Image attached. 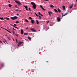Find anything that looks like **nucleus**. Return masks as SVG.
I'll return each mask as SVG.
<instances>
[{
    "mask_svg": "<svg viewBox=\"0 0 77 77\" xmlns=\"http://www.w3.org/2000/svg\"><path fill=\"white\" fill-rule=\"evenodd\" d=\"M18 18V17L17 16H14V17H11V20H16Z\"/></svg>",
    "mask_w": 77,
    "mask_h": 77,
    "instance_id": "f257e3e1",
    "label": "nucleus"
},
{
    "mask_svg": "<svg viewBox=\"0 0 77 77\" xmlns=\"http://www.w3.org/2000/svg\"><path fill=\"white\" fill-rule=\"evenodd\" d=\"M30 30H31L32 31V32H36V30H35L34 28H31Z\"/></svg>",
    "mask_w": 77,
    "mask_h": 77,
    "instance_id": "f03ea898",
    "label": "nucleus"
},
{
    "mask_svg": "<svg viewBox=\"0 0 77 77\" xmlns=\"http://www.w3.org/2000/svg\"><path fill=\"white\" fill-rule=\"evenodd\" d=\"M22 43H23V42H19L18 43V44L17 45L18 46L20 45L21 44H22Z\"/></svg>",
    "mask_w": 77,
    "mask_h": 77,
    "instance_id": "7ed1b4c3",
    "label": "nucleus"
},
{
    "mask_svg": "<svg viewBox=\"0 0 77 77\" xmlns=\"http://www.w3.org/2000/svg\"><path fill=\"white\" fill-rule=\"evenodd\" d=\"M33 8L34 9H36V4H34L33 5Z\"/></svg>",
    "mask_w": 77,
    "mask_h": 77,
    "instance_id": "20e7f679",
    "label": "nucleus"
},
{
    "mask_svg": "<svg viewBox=\"0 0 77 77\" xmlns=\"http://www.w3.org/2000/svg\"><path fill=\"white\" fill-rule=\"evenodd\" d=\"M15 2L16 3L18 4L19 5H21V3H20V2L18 1H15Z\"/></svg>",
    "mask_w": 77,
    "mask_h": 77,
    "instance_id": "39448f33",
    "label": "nucleus"
},
{
    "mask_svg": "<svg viewBox=\"0 0 77 77\" xmlns=\"http://www.w3.org/2000/svg\"><path fill=\"white\" fill-rule=\"evenodd\" d=\"M68 14V13H66L65 14L63 15V13H62V17H64V16H65V15H67Z\"/></svg>",
    "mask_w": 77,
    "mask_h": 77,
    "instance_id": "423d86ee",
    "label": "nucleus"
},
{
    "mask_svg": "<svg viewBox=\"0 0 77 77\" xmlns=\"http://www.w3.org/2000/svg\"><path fill=\"white\" fill-rule=\"evenodd\" d=\"M23 7H24V8H25L26 10L27 11H29V10L27 9L28 8L27 7V6L24 5L23 6Z\"/></svg>",
    "mask_w": 77,
    "mask_h": 77,
    "instance_id": "0eeeda50",
    "label": "nucleus"
},
{
    "mask_svg": "<svg viewBox=\"0 0 77 77\" xmlns=\"http://www.w3.org/2000/svg\"><path fill=\"white\" fill-rule=\"evenodd\" d=\"M57 21L58 22H59L60 21V17H57Z\"/></svg>",
    "mask_w": 77,
    "mask_h": 77,
    "instance_id": "6e6552de",
    "label": "nucleus"
},
{
    "mask_svg": "<svg viewBox=\"0 0 77 77\" xmlns=\"http://www.w3.org/2000/svg\"><path fill=\"white\" fill-rule=\"evenodd\" d=\"M31 22L32 24H33L35 23V20H31Z\"/></svg>",
    "mask_w": 77,
    "mask_h": 77,
    "instance_id": "1a4fd4ad",
    "label": "nucleus"
},
{
    "mask_svg": "<svg viewBox=\"0 0 77 77\" xmlns=\"http://www.w3.org/2000/svg\"><path fill=\"white\" fill-rule=\"evenodd\" d=\"M11 26H13V27H15V28H16L17 29H18V28H17V27L13 25L12 24H10Z\"/></svg>",
    "mask_w": 77,
    "mask_h": 77,
    "instance_id": "9d476101",
    "label": "nucleus"
},
{
    "mask_svg": "<svg viewBox=\"0 0 77 77\" xmlns=\"http://www.w3.org/2000/svg\"><path fill=\"white\" fill-rule=\"evenodd\" d=\"M57 9L58 12H59V13H60L61 12V11H60V10L59 8H57Z\"/></svg>",
    "mask_w": 77,
    "mask_h": 77,
    "instance_id": "9b49d317",
    "label": "nucleus"
},
{
    "mask_svg": "<svg viewBox=\"0 0 77 77\" xmlns=\"http://www.w3.org/2000/svg\"><path fill=\"white\" fill-rule=\"evenodd\" d=\"M73 6V5L72 4V5H70V7L69 8L70 9H71L72 8V6Z\"/></svg>",
    "mask_w": 77,
    "mask_h": 77,
    "instance_id": "f8f14e48",
    "label": "nucleus"
},
{
    "mask_svg": "<svg viewBox=\"0 0 77 77\" xmlns=\"http://www.w3.org/2000/svg\"><path fill=\"white\" fill-rule=\"evenodd\" d=\"M21 35H23V34H24V32H23V29L21 30Z\"/></svg>",
    "mask_w": 77,
    "mask_h": 77,
    "instance_id": "ddd939ff",
    "label": "nucleus"
},
{
    "mask_svg": "<svg viewBox=\"0 0 77 77\" xmlns=\"http://www.w3.org/2000/svg\"><path fill=\"white\" fill-rule=\"evenodd\" d=\"M50 6L51 8H54V6H53V5L52 4H51L50 5Z\"/></svg>",
    "mask_w": 77,
    "mask_h": 77,
    "instance_id": "4468645a",
    "label": "nucleus"
},
{
    "mask_svg": "<svg viewBox=\"0 0 77 77\" xmlns=\"http://www.w3.org/2000/svg\"><path fill=\"white\" fill-rule=\"evenodd\" d=\"M62 8H63V10L64 11L65 10V7L64 6H63Z\"/></svg>",
    "mask_w": 77,
    "mask_h": 77,
    "instance_id": "2eb2a0df",
    "label": "nucleus"
},
{
    "mask_svg": "<svg viewBox=\"0 0 77 77\" xmlns=\"http://www.w3.org/2000/svg\"><path fill=\"white\" fill-rule=\"evenodd\" d=\"M54 11H55V12H57H57H58V11H57V10L56 9H54Z\"/></svg>",
    "mask_w": 77,
    "mask_h": 77,
    "instance_id": "dca6fc26",
    "label": "nucleus"
},
{
    "mask_svg": "<svg viewBox=\"0 0 77 77\" xmlns=\"http://www.w3.org/2000/svg\"><path fill=\"white\" fill-rule=\"evenodd\" d=\"M28 39H29V40H30L31 39H32V38L30 37L29 36L28 37Z\"/></svg>",
    "mask_w": 77,
    "mask_h": 77,
    "instance_id": "f3484780",
    "label": "nucleus"
},
{
    "mask_svg": "<svg viewBox=\"0 0 77 77\" xmlns=\"http://www.w3.org/2000/svg\"><path fill=\"white\" fill-rule=\"evenodd\" d=\"M36 23L37 24H39V21H38V20H36Z\"/></svg>",
    "mask_w": 77,
    "mask_h": 77,
    "instance_id": "a211bd4d",
    "label": "nucleus"
},
{
    "mask_svg": "<svg viewBox=\"0 0 77 77\" xmlns=\"http://www.w3.org/2000/svg\"><path fill=\"white\" fill-rule=\"evenodd\" d=\"M31 4H32V5H34L35 4V3H34L33 2H32L31 3Z\"/></svg>",
    "mask_w": 77,
    "mask_h": 77,
    "instance_id": "6ab92c4d",
    "label": "nucleus"
},
{
    "mask_svg": "<svg viewBox=\"0 0 77 77\" xmlns=\"http://www.w3.org/2000/svg\"><path fill=\"white\" fill-rule=\"evenodd\" d=\"M15 23H16V24H18L20 23V22L18 21H17L15 22Z\"/></svg>",
    "mask_w": 77,
    "mask_h": 77,
    "instance_id": "aec40b11",
    "label": "nucleus"
},
{
    "mask_svg": "<svg viewBox=\"0 0 77 77\" xmlns=\"http://www.w3.org/2000/svg\"><path fill=\"white\" fill-rule=\"evenodd\" d=\"M25 22H27V23H29V21H28V20L27 19H25Z\"/></svg>",
    "mask_w": 77,
    "mask_h": 77,
    "instance_id": "412c9836",
    "label": "nucleus"
},
{
    "mask_svg": "<svg viewBox=\"0 0 77 77\" xmlns=\"http://www.w3.org/2000/svg\"><path fill=\"white\" fill-rule=\"evenodd\" d=\"M6 20H9L10 19L9 18L6 17L5 18Z\"/></svg>",
    "mask_w": 77,
    "mask_h": 77,
    "instance_id": "4be33fe9",
    "label": "nucleus"
},
{
    "mask_svg": "<svg viewBox=\"0 0 77 77\" xmlns=\"http://www.w3.org/2000/svg\"><path fill=\"white\" fill-rule=\"evenodd\" d=\"M24 35H28V33L25 32L24 33Z\"/></svg>",
    "mask_w": 77,
    "mask_h": 77,
    "instance_id": "5701e85b",
    "label": "nucleus"
},
{
    "mask_svg": "<svg viewBox=\"0 0 77 77\" xmlns=\"http://www.w3.org/2000/svg\"><path fill=\"white\" fill-rule=\"evenodd\" d=\"M48 13H49V14H53V13L52 12H51V11H48Z\"/></svg>",
    "mask_w": 77,
    "mask_h": 77,
    "instance_id": "b1692460",
    "label": "nucleus"
},
{
    "mask_svg": "<svg viewBox=\"0 0 77 77\" xmlns=\"http://www.w3.org/2000/svg\"><path fill=\"white\" fill-rule=\"evenodd\" d=\"M29 19L30 20H33V18H32V17H29Z\"/></svg>",
    "mask_w": 77,
    "mask_h": 77,
    "instance_id": "393cba45",
    "label": "nucleus"
},
{
    "mask_svg": "<svg viewBox=\"0 0 77 77\" xmlns=\"http://www.w3.org/2000/svg\"><path fill=\"white\" fill-rule=\"evenodd\" d=\"M8 6L9 8H11V6H12V5L11 4H9Z\"/></svg>",
    "mask_w": 77,
    "mask_h": 77,
    "instance_id": "a878e982",
    "label": "nucleus"
},
{
    "mask_svg": "<svg viewBox=\"0 0 77 77\" xmlns=\"http://www.w3.org/2000/svg\"><path fill=\"white\" fill-rule=\"evenodd\" d=\"M7 38H8V39H9V40H11V38H10V37H7Z\"/></svg>",
    "mask_w": 77,
    "mask_h": 77,
    "instance_id": "bb28decb",
    "label": "nucleus"
},
{
    "mask_svg": "<svg viewBox=\"0 0 77 77\" xmlns=\"http://www.w3.org/2000/svg\"><path fill=\"white\" fill-rule=\"evenodd\" d=\"M38 17H39V19H41V16L38 15Z\"/></svg>",
    "mask_w": 77,
    "mask_h": 77,
    "instance_id": "cd10ccee",
    "label": "nucleus"
},
{
    "mask_svg": "<svg viewBox=\"0 0 77 77\" xmlns=\"http://www.w3.org/2000/svg\"><path fill=\"white\" fill-rule=\"evenodd\" d=\"M42 9H43L44 11H45V9H44L43 8Z\"/></svg>",
    "mask_w": 77,
    "mask_h": 77,
    "instance_id": "c85d7f7f",
    "label": "nucleus"
},
{
    "mask_svg": "<svg viewBox=\"0 0 77 77\" xmlns=\"http://www.w3.org/2000/svg\"><path fill=\"white\" fill-rule=\"evenodd\" d=\"M40 7L42 9L43 8V7H42V5H40Z\"/></svg>",
    "mask_w": 77,
    "mask_h": 77,
    "instance_id": "c756f323",
    "label": "nucleus"
},
{
    "mask_svg": "<svg viewBox=\"0 0 77 77\" xmlns=\"http://www.w3.org/2000/svg\"><path fill=\"white\" fill-rule=\"evenodd\" d=\"M0 19L1 20H3V17H0Z\"/></svg>",
    "mask_w": 77,
    "mask_h": 77,
    "instance_id": "7c9ffc66",
    "label": "nucleus"
},
{
    "mask_svg": "<svg viewBox=\"0 0 77 77\" xmlns=\"http://www.w3.org/2000/svg\"><path fill=\"white\" fill-rule=\"evenodd\" d=\"M35 14L36 15V16H37V17H38V15H37V14H36V13H35Z\"/></svg>",
    "mask_w": 77,
    "mask_h": 77,
    "instance_id": "2f4dec72",
    "label": "nucleus"
},
{
    "mask_svg": "<svg viewBox=\"0 0 77 77\" xmlns=\"http://www.w3.org/2000/svg\"><path fill=\"white\" fill-rule=\"evenodd\" d=\"M38 14L39 15H41V14H40V12H38Z\"/></svg>",
    "mask_w": 77,
    "mask_h": 77,
    "instance_id": "473e14b6",
    "label": "nucleus"
},
{
    "mask_svg": "<svg viewBox=\"0 0 77 77\" xmlns=\"http://www.w3.org/2000/svg\"><path fill=\"white\" fill-rule=\"evenodd\" d=\"M15 35H16V36H18V34L16 33L15 34Z\"/></svg>",
    "mask_w": 77,
    "mask_h": 77,
    "instance_id": "72a5a7b5",
    "label": "nucleus"
},
{
    "mask_svg": "<svg viewBox=\"0 0 77 77\" xmlns=\"http://www.w3.org/2000/svg\"><path fill=\"white\" fill-rule=\"evenodd\" d=\"M15 40L16 41V42H17V43H18V41H17V38Z\"/></svg>",
    "mask_w": 77,
    "mask_h": 77,
    "instance_id": "f704fd0d",
    "label": "nucleus"
},
{
    "mask_svg": "<svg viewBox=\"0 0 77 77\" xmlns=\"http://www.w3.org/2000/svg\"><path fill=\"white\" fill-rule=\"evenodd\" d=\"M29 10L30 11H31V10H30V8H29Z\"/></svg>",
    "mask_w": 77,
    "mask_h": 77,
    "instance_id": "c9c22d12",
    "label": "nucleus"
},
{
    "mask_svg": "<svg viewBox=\"0 0 77 77\" xmlns=\"http://www.w3.org/2000/svg\"><path fill=\"white\" fill-rule=\"evenodd\" d=\"M15 27V26H17V25L16 24H14V25Z\"/></svg>",
    "mask_w": 77,
    "mask_h": 77,
    "instance_id": "e433bc0d",
    "label": "nucleus"
},
{
    "mask_svg": "<svg viewBox=\"0 0 77 77\" xmlns=\"http://www.w3.org/2000/svg\"><path fill=\"white\" fill-rule=\"evenodd\" d=\"M13 33L14 34V35H15V32H14V31H13Z\"/></svg>",
    "mask_w": 77,
    "mask_h": 77,
    "instance_id": "4c0bfd02",
    "label": "nucleus"
},
{
    "mask_svg": "<svg viewBox=\"0 0 77 77\" xmlns=\"http://www.w3.org/2000/svg\"><path fill=\"white\" fill-rule=\"evenodd\" d=\"M18 11H19V12H21V10H19Z\"/></svg>",
    "mask_w": 77,
    "mask_h": 77,
    "instance_id": "58836bf2",
    "label": "nucleus"
},
{
    "mask_svg": "<svg viewBox=\"0 0 77 77\" xmlns=\"http://www.w3.org/2000/svg\"><path fill=\"white\" fill-rule=\"evenodd\" d=\"M13 30H16V29H15L14 28H13Z\"/></svg>",
    "mask_w": 77,
    "mask_h": 77,
    "instance_id": "ea45409f",
    "label": "nucleus"
},
{
    "mask_svg": "<svg viewBox=\"0 0 77 77\" xmlns=\"http://www.w3.org/2000/svg\"><path fill=\"white\" fill-rule=\"evenodd\" d=\"M8 32H9V33H11V32L9 31H8Z\"/></svg>",
    "mask_w": 77,
    "mask_h": 77,
    "instance_id": "a19ab883",
    "label": "nucleus"
},
{
    "mask_svg": "<svg viewBox=\"0 0 77 77\" xmlns=\"http://www.w3.org/2000/svg\"><path fill=\"white\" fill-rule=\"evenodd\" d=\"M49 14L50 17H51V14H50V13H49Z\"/></svg>",
    "mask_w": 77,
    "mask_h": 77,
    "instance_id": "79ce46f5",
    "label": "nucleus"
},
{
    "mask_svg": "<svg viewBox=\"0 0 77 77\" xmlns=\"http://www.w3.org/2000/svg\"><path fill=\"white\" fill-rule=\"evenodd\" d=\"M49 0H44V1H48Z\"/></svg>",
    "mask_w": 77,
    "mask_h": 77,
    "instance_id": "37998d69",
    "label": "nucleus"
},
{
    "mask_svg": "<svg viewBox=\"0 0 77 77\" xmlns=\"http://www.w3.org/2000/svg\"><path fill=\"white\" fill-rule=\"evenodd\" d=\"M0 42H1V43H2V44H3V42H2L0 40Z\"/></svg>",
    "mask_w": 77,
    "mask_h": 77,
    "instance_id": "c03bdc74",
    "label": "nucleus"
},
{
    "mask_svg": "<svg viewBox=\"0 0 77 77\" xmlns=\"http://www.w3.org/2000/svg\"><path fill=\"white\" fill-rule=\"evenodd\" d=\"M15 7H16L17 8H18V7H17V5L15 6Z\"/></svg>",
    "mask_w": 77,
    "mask_h": 77,
    "instance_id": "a18cd8bd",
    "label": "nucleus"
},
{
    "mask_svg": "<svg viewBox=\"0 0 77 77\" xmlns=\"http://www.w3.org/2000/svg\"><path fill=\"white\" fill-rule=\"evenodd\" d=\"M19 10H15V11H18Z\"/></svg>",
    "mask_w": 77,
    "mask_h": 77,
    "instance_id": "49530a36",
    "label": "nucleus"
},
{
    "mask_svg": "<svg viewBox=\"0 0 77 77\" xmlns=\"http://www.w3.org/2000/svg\"><path fill=\"white\" fill-rule=\"evenodd\" d=\"M49 21H47V23H48H48H49Z\"/></svg>",
    "mask_w": 77,
    "mask_h": 77,
    "instance_id": "de8ad7c7",
    "label": "nucleus"
},
{
    "mask_svg": "<svg viewBox=\"0 0 77 77\" xmlns=\"http://www.w3.org/2000/svg\"><path fill=\"white\" fill-rule=\"evenodd\" d=\"M19 15V14H17V15Z\"/></svg>",
    "mask_w": 77,
    "mask_h": 77,
    "instance_id": "09e8293b",
    "label": "nucleus"
},
{
    "mask_svg": "<svg viewBox=\"0 0 77 77\" xmlns=\"http://www.w3.org/2000/svg\"><path fill=\"white\" fill-rule=\"evenodd\" d=\"M6 30L8 32V31H9V30H8L7 29H6Z\"/></svg>",
    "mask_w": 77,
    "mask_h": 77,
    "instance_id": "8fccbe9b",
    "label": "nucleus"
},
{
    "mask_svg": "<svg viewBox=\"0 0 77 77\" xmlns=\"http://www.w3.org/2000/svg\"><path fill=\"white\" fill-rule=\"evenodd\" d=\"M41 16H43V15L41 14V15H40Z\"/></svg>",
    "mask_w": 77,
    "mask_h": 77,
    "instance_id": "3c124183",
    "label": "nucleus"
},
{
    "mask_svg": "<svg viewBox=\"0 0 77 77\" xmlns=\"http://www.w3.org/2000/svg\"><path fill=\"white\" fill-rule=\"evenodd\" d=\"M1 28H2V29H5V28L3 27H1Z\"/></svg>",
    "mask_w": 77,
    "mask_h": 77,
    "instance_id": "603ef678",
    "label": "nucleus"
},
{
    "mask_svg": "<svg viewBox=\"0 0 77 77\" xmlns=\"http://www.w3.org/2000/svg\"><path fill=\"white\" fill-rule=\"evenodd\" d=\"M13 41H15V40L14 39H13Z\"/></svg>",
    "mask_w": 77,
    "mask_h": 77,
    "instance_id": "864d4df0",
    "label": "nucleus"
},
{
    "mask_svg": "<svg viewBox=\"0 0 77 77\" xmlns=\"http://www.w3.org/2000/svg\"><path fill=\"white\" fill-rule=\"evenodd\" d=\"M26 29H28V27L26 28Z\"/></svg>",
    "mask_w": 77,
    "mask_h": 77,
    "instance_id": "5fc2aeb1",
    "label": "nucleus"
},
{
    "mask_svg": "<svg viewBox=\"0 0 77 77\" xmlns=\"http://www.w3.org/2000/svg\"><path fill=\"white\" fill-rule=\"evenodd\" d=\"M6 36H7V37H8V36L7 35H5Z\"/></svg>",
    "mask_w": 77,
    "mask_h": 77,
    "instance_id": "6e6d98bb",
    "label": "nucleus"
},
{
    "mask_svg": "<svg viewBox=\"0 0 77 77\" xmlns=\"http://www.w3.org/2000/svg\"><path fill=\"white\" fill-rule=\"evenodd\" d=\"M9 3H11V2H10V1H8V2Z\"/></svg>",
    "mask_w": 77,
    "mask_h": 77,
    "instance_id": "4d7b16f0",
    "label": "nucleus"
},
{
    "mask_svg": "<svg viewBox=\"0 0 77 77\" xmlns=\"http://www.w3.org/2000/svg\"><path fill=\"white\" fill-rule=\"evenodd\" d=\"M75 6H75H76V5H75V6Z\"/></svg>",
    "mask_w": 77,
    "mask_h": 77,
    "instance_id": "13d9d810",
    "label": "nucleus"
},
{
    "mask_svg": "<svg viewBox=\"0 0 77 77\" xmlns=\"http://www.w3.org/2000/svg\"><path fill=\"white\" fill-rule=\"evenodd\" d=\"M4 29H5V30H6V29L5 28H4Z\"/></svg>",
    "mask_w": 77,
    "mask_h": 77,
    "instance_id": "bf43d9fd",
    "label": "nucleus"
},
{
    "mask_svg": "<svg viewBox=\"0 0 77 77\" xmlns=\"http://www.w3.org/2000/svg\"><path fill=\"white\" fill-rule=\"evenodd\" d=\"M3 42L4 43H5V41H4Z\"/></svg>",
    "mask_w": 77,
    "mask_h": 77,
    "instance_id": "052dcab7",
    "label": "nucleus"
},
{
    "mask_svg": "<svg viewBox=\"0 0 77 77\" xmlns=\"http://www.w3.org/2000/svg\"><path fill=\"white\" fill-rule=\"evenodd\" d=\"M76 0V2H77V0Z\"/></svg>",
    "mask_w": 77,
    "mask_h": 77,
    "instance_id": "680f3d73",
    "label": "nucleus"
},
{
    "mask_svg": "<svg viewBox=\"0 0 77 77\" xmlns=\"http://www.w3.org/2000/svg\"><path fill=\"white\" fill-rule=\"evenodd\" d=\"M9 12H11V11H9Z\"/></svg>",
    "mask_w": 77,
    "mask_h": 77,
    "instance_id": "e2e57ef3",
    "label": "nucleus"
},
{
    "mask_svg": "<svg viewBox=\"0 0 77 77\" xmlns=\"http://www.w3.org/2000/svg\"><path fill=\"white\" fill-rule=\"evenodd\" d=\"M60 0V1L61 0Z\"/></svg>",
    "mask_w": 77,
    "mask_h": 77,
    "instance_id": "0e129e2a",
    "label": "nucleus"
},
{
    "mask_svg": "<svg viewBox=\"0 0 77 77\" xmlns=\"http://www.w3.org/2000/svg\"><path fill=\"white\" fill-rule=\"evenodd\" d=\"M5 42H6V41H5Z\"/></svg>",
    "mask_w": 77,
    "mask_h": 77,
    "instance_id": "69168bd1",
    "label": "nucleus"
}]
</instances>
